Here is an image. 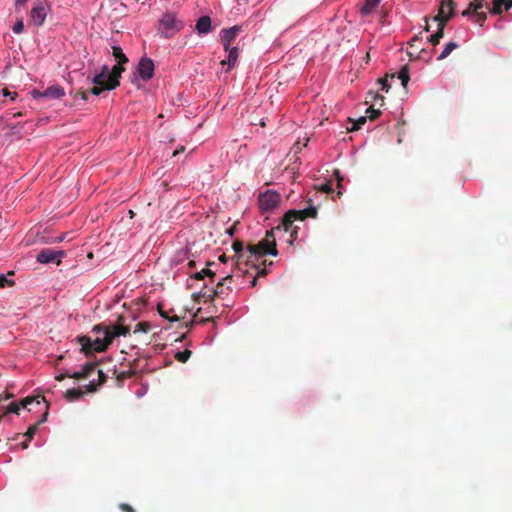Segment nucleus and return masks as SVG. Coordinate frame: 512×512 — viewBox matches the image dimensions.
Listing matches in <instances>:
<instances>
[{"label": "nucleus", "instance_id": "19", "mask_svg": "<svg viewBox=\"0 0 512 512\" xmlns=\"http://www.w3.org/2000/svg\"><path fill=\"white\" fill-rule=\"evenodd\" d=\"M380 2L381 0H365V3L360 10L361 15H370L378 7Z\"/></svg>", "mask_w": 512, "mask_h": 512}, {"label": "nucleus", "instance_id": "44", "mask_svg": "<svg viewBox=\"0 0 512 512\" xmlns=\"http://www.w3.org/2000/svg\"><path fill=\"white\" fill-rule=\"evenodd\" d=\"M119 508H120V510H121V511H123V512H135L134 508H133V507H131V506H130L129 504H127V503H121V504L119 505Z\"/></svg>", "mask_w": 512, "mask_h": 512}, {"label": "nucleus", "instance_id": "11", "mask_svg": "<svg viewBox=\"0 0 512 512\" xmlns=\"http://www.w3.org/2000/svg\"><path fill=\"white\" fill-rule=\"evenodd\" d=\"M31 95L34 99H61L65 95L64 88L60 85H52L45 91L33 90Z\"/></svg>", "mask_w": 512, "mask_h": 512}, {"label": "nucleus", "instance_id": "48", "mask_svg": "<svg viewBox=\"0 0 512 512\" xmlns=\"http://www.w3.org/2000/svg\"><path fill=\"white\" fill-rule=\"evenodd\" d=\"M88 93H89V91L81 90L76 93L75 97L79 96L82 100L86 101L88 99Z\"/></svg>", "mask_w": 512, "mask_h": 512}, {"label": "nucleus", "instance_id": "31", "mask_svg": "<svg viewBox=\"0 0 512 512\" xmlns=\"http://www.w3.org/2000/svg\"><path fill=\"white\" fill-rule=\"evenodd\" d=\"M469 5L473 8V13H477V10L481 9L484 5L489 9V4L484 3V0H474Z\"/></svg>", "mask_w": 512, "mask_h": 512}, {"label": "nucleus", "instance_id": "27", "mask_svg": "<svg viewBox=\"0 0 512 512\" xmlns=\"http://www.w3.org/2000/svg\"><path fill=\"white\" fill-rule=\"evenodd\" d=\"M398 78L401 80V84L403 87H406L409 80H410V76H409V68L407 65L403 66L400 71H399V74H398Z\"/></svg>", "mask_w": 512, "mask_h": 512}, {"label": "nucleus", "instance_id": "34", "mask_svg": "<svg viewBox=\"0 0 512 512\" xmlns=\"http://www.w3.org/2000/svg\"><path fill=\"white\" fill-rule=\"evenodd\" d=\"M134 374L133 371L129 370V371H122V372H119L117 375H116V378L118 381H123L127 378H130L132 375Z\"/></svg>", "mask_w": 512, "mask_h": 512}, {"label": "nucleus", "instance_id": "25", "mask_svg": "<svg viewBox=\"0 0 512 512\" xmlns=\"http://www.w3.org/2000/svg\"><path fill=\"white\" fill-rule=\"evenodd\" d=\"M458 48V44L456 42H449L445 45L443 51L438 56L437 60H443L448 57L453 50Z\"/></svg>", "mask_w": 512, "mask_h": 512}, {"label": "nucleus", "instance_id": "3", "mask_svg": "<svg viewBox=\"0 0 512 512\" xmlns=\"http://www.w3.org/2000/svg\"><path fill=\"white\" fill-rule=\"evenodd\" d=\"M184 28V22L173 12H167L158 21V32L164 38H171Z\"/></svg>", "mask_w": 512, "mask_h": 512}, {"label": "nucleus", "instance_id": "12", "mask_svg": "<svg viewBox=\"0 0 512 512\" xmlns=\"http://www.w3.org/2000/svg\"><path fill=\"white\" fill-rule=\"evenodd\" d=\"M138 74L143 81H148L154 74V63L150 58L143 57L138 64Z\"/></svg>", "mask_w": 512, "mask_h": 512}, {"label": "nucleus", "instance_id": "37", "mask_svg": "<svg viewBox=\"0 0 512 512\" xmlns=\"http://www.w3.org/2000/svg\"><path fill=\"white\" fill-rule=\"evenodd\" d=\"M267 273H268V271H267V269H266V268H262V269H260V270L258 271V273H257V276H255V277L253 278V280L251 281L250 286H251V287L256 286L257 278H259V277H264V276H266V275H267Z\"/></svg>", "mask_w": 512, "mask_h": 512}, {"label": "nucleus", "instance_id": "39", "mask_svg": "<svg viewBox=\"0 0 512 512\" xmlns=\"http://www.w3.org/2000/svg\"><path fill=\"white\" fill-rule=\"evenodd\" d=\"M14 282L7 279L4 274H0V288L13 285Z\"/></svg>", "mask_w": 512, "mask_h": 512}, {"label": "nucleus", "instance_id": "18", "mask_svg": "<svg viewBox=\"0 0 512 512\" xmlns=\"http://www.w3.org/2000/svg\"><path fill=\"white\" fill-rule=\"evenodd\" d=\"M437 23H438L437 31L428 38V41L433 46H436L437 44H439L440 40L444 36V30H445V27H446V25L443 22L442 23L437 22Z\"/></svg>", "mask_w": 512, "mask_h": 512}, {"label": "nucleus", "instance_id": "40", "mask_svg": "<svg viewBox=\"0 0 512 512\" xmlns=\"http://www.w3.org/2000/svg\"><path fill=\"white\" fill-rule=\"evenodd\" d=\"M202 273L204 274V278L205 277H208L210 282H214V279H215V272H213L212 270L206 268V269H202Z\"/></svg>", "mask_w": 512, "mask_h": 512}, {"label": "nucleus", "instance_id": "1", "mask_svg": "<svg viewBox=\"0 0 512 512\" xmlns=\"http://www.w3.org/2000/svg\"><path fill=\"white\" fill-rule=\"evenodd\" d=\"M247 251L249 253V256L247 257V264H252L256 268H259V266L256 265L255 262L260 258L266 255L277 256L278 251L274 229L267 231L265 238L262 239L259 243L248 245Z\"/></svg>", "mask_w": 512, "mask_h": 512}, {"label": "nucleus", "instance_id": "54", "mask_svg": "<svg viewBox=\"0 0 512 512\" xmlns=\"http://www.w3.org/2000/svg\"><path fill=\"white\" fill-rule=\"evenodd\" d=\"M374 99H375V100H380V101H381V105H382V104H383V102H384V97H383L382 95L378 94V93H375V94H374Z\"/></svg>", "mask_w": 512, "mask_h": 512}, {"label": "nucleus", "instance_id": "13", "mask_svg": "<svg viewBox=\"0 0 512 512\" xmlns=\"http://www.w3.org/2000/svg\"><path fill=\"white\" fill-rule=\"evenodd\" d=\"M122 65L123 64L117 63L112 68V71L109 72L108 85L106 86V88H108V90H113L119 86V84H120L119 79L121 77L122 72L125 70Z\"/></svg>", "mask_w": 512, "mask_h": 512}, {"label": "nucleus", "instance_id": "24", "mask_svg": "<svg viewBox=\"0 0 512 512\" xmlns=\"http://www.w3.org/2000/svg\"><path fill=\"white\" fill-rule=\"evenodd\" d=\"M112 53H113V56L115 57V59L117 60V63L119 64H125L128 62V58L126 57V55L123 53L121 47L119 46H113L112 47Z\"/></svg>", "mask_w": 512, "mask_h": 512}, {"label": "nucleus", "instance_id": "50", "mask_svg": "<svg viewBox=\"0 0 512 512\" xmlns=\"http://www.w3.org/2000/svg\"><path fill=\"white\" fill-rule=\"evenodd\" d=\"M159 313L162 317L169 319L170 321H178L179 318L177 316L169 317L166 312H163L161 309H159Z\"/></svg>", "mask_w": 512, "mask_h": 512}, {"label": "nucleus", "instance_id": "15", "mask_svg": "<svg viewBox=\"0 0 512 512\" xmlns=\"http://www.w3.org/2000/svg\"><path fill=\"white\" fill-rule=\"evenodd\" d=\"M95 371L96 363H86L81 371L68 375V377L76 380L85 379L89 378L93 373H95Z\"/></svg>", "mask_w": 512, "mask_h": 512}, {"label": "nucleus", "instance_id": "63", "mask_svg": "<svg viewBox=\"0 0 512 512\" xmlns=\"http://www.w3.org/2000/svg\"><path fill=\"white\" fill-rule=\"evenodd\" d=\"M219 260H220L221 262H226V256H225L224 254H223V255H221V256L219 257Z\"/></svg>", "mask_w": 512, "mask_h": 512}, {"label": "nucleus", "instance_id": "23", "mask_svg": "<svg viewBox=\"0 0 512 512\" xmlns=\"http://www.w3.org/2000/svg\"><path fill=\"white\" fill-rule=\"evenodd\" d=\"M83 396V391L80 389H69L65 392V398L68 402H73Z\"/></svg>", "mask_w": 512, "mask_h": 512}, {"label": "nucleus", "instance_id": "33", "mask_svg": "<svg viewBox=\"0 0 512 512\" xmlns=\"http://www.w3.org/2000/svg\"><path fill=\"white\" fill-rule=\"evenodd\" d=\"M234 251L236 254H238V258H242L243 257V254H242V251H243V243L241 241H235L232 245Z\"/></svg>", "mask_w": 512, "mask_h": 512}, {"label": "nucleus", "instance_id": "52", "mask_svg": "<svg viewBox=\"0 0 512 512\" xmlns=\"http://www.w3.org/2000/svg\"><path fill=\"white\" fill-rule=\"evenodd\" d=\"M13 397V394H10V393H5L4 395H0V403L3 401V400H7L9 398H12Z\"/></svg>", "mask_w": 512, "mask_h": 512}, {"label": "nucleus", "instance_id": "14", "mask_svg": "<svg viewBox=\"0 0 512 512\" xmlns=\"http://www.w3.org/2000/svg\"><path fill=\"white\" fill-rule=\"evenodd\" d=\"M241 31V27L233 26L228 29H223L221 31V40L224 45V49L228 50L231 42L236 38L238 33Z\"/></svg>", "mask_w": 512, "mask_h": 512}, {"label": "nucleus", "instance_id": "4", "mask_svg": "<svg viewBox=\"0 0 512 512\" xmlns=\"http://www.w3.org/2000/svg\"><path fill=\"white\" fill-rule=\"evenodd\" d=\"M317 209L314 206H310L302 210H289L285 213L281 225L276 227V230L283 228L285 232L290 231L295 221H304L306 218H316Z\"/></svg>", "mask_w": 512, "mask_h": 512}, {"label": "nucleus", "instance_id": "32", "mask_svg": "<svg viewBox=\"0 0 512 512\" xmlns=\"http://www.w3.org/2000/svg\"><path fill=\"white\" fill-rule=\"evenodd\" d=\"M366 113L368 114V117L372 121L377 119L381 115V111L379 109H374L373 106L368 107Z\"/></svg>", "mask_w": 512, "mask_h": 512}, {"label": "nucleus", "instance_id": "26", "mask_svg": "<svg viewBox=\"0 0 512 512\" xmlns=\"http://www.w3.org/2000/svg\"><path fill=\"white\" fill-rule=\"evenodd\" d=\"M353 125L350 128H347L348 132L357 131L361 128L362 125H364L367 121L366 116H361L357 120H353L351 118L348 119Z\"/></svg>", "mask_w": 512, "mask_h": 512}, {"label": "nucleus", "instance_id": "53", "mask_svg": "<svg viewBox=\"0 0 512 512\" xmlns=\"http://www.w3.org/2000/svg\"><path fill=\"white\" fill-rule=\"evenodd\" d=\"M420 39V37L418 35L414 36L410 41H409V45L411 47H414L415 46V43H417V41Z\"/></svg>", "mask_w": 512, "mask_h": 512}, {"label": "nucleus", "instance_id": "60", "mask_svg": "<svg viewBox=\"0 0 512 512\" xmlns=\"http://www.w3.org/2000/svg\"><path fill=\"white\" fill-rule=\"evenodd\" d=\"M425 22H426V25H425V31H429L430 30V27H429V24H428V18L425 17Z\"/></svg>", "mask_w": 512, "mask_h": 512}, {"label": "nucleus", "instance_id": "36", "mask_svg": "<svg viewBox=\"0 0 512 512\" xmlns=\"http://www.w3.org/2000/svg\"><path fill=\"white\" fill-rule=\"evenodd\" d=\"M24 31V22L22 19L18 20L13 26V32L20 34Z\"/></svg>", "mask_w": 512, "mask_h": 512}, {"label": "nucleus", "instance_id": "35", "mask_svg": "<svg viewBox=\"0 0 512 512\" xmlns=\"http://www.w3.org/2000/svg\"><path fill=\"white\" fill-rule=\"evenodd\" d=\"M104 90H108V88H106V86L95 85L89 90V93L99 96Z\"/></svg>", "mask_w": 512, "mask_h": 512}, {"label": "nucleus", "instance_id": "51", "mask_svg": "<svg viewBox=\"0 0 512 512\" xmlns=\"http://www.w3.org/2000/svg\"><path fill=\"white\" fill-rule=\"evenodd\" d=\"M462 15L465 16V17L473 15V8L470 5H468L467 9H465L462 12Z\"/></svg>", "mask_w": 512, "mask_h": 512}, {"label": "nucleus", "instance_id": "49", "mask_svg": "<svg viewBox=\"0 0 512 512\" xmlns=\"http://www.w3.org/2000/svg\"><path fill=\"white\" fill-rule=\"evenodd\" d=\"M191 279H194V280H203L204 279V274L202 273V270L201 271H198V272H195L194 274L191 275Z\"/></svg>", "mask_w": 512, "mask_h": 512}, {"label": "nucleus", "instance_id": "21", "mask_svg": "<svg viewBox=\"0 0 512 512\" xmlns=\"http://www.w3.org/2000/svg\"><path fill=\"white\" fill-rule=\"evenodd\" d=\"M129 331V327L119 324L113 326V330L109 329V334L111 336V339L113 340L115 337L126 336L129 333Z\"/></svg>", "mask_w": 512, "mask_h": 512}, {"label": "nucleus", "instance_id": "43", "mask_svg": "<svg viewBox=\"0 0 512 512\" xmlns=\"http://www.w3.org/2000/svg\"><path fill=\"white\" fill-rule=\"evenodd\" d=\"M95 372H97L98 377H99V379H98V383H99L100 385L104 384V383L106 382V380H107V376L105 375V373H104L102 370H99V369H97V368H96V371H95Z\"/></svg>", "mask_w": 512, "mask_h": 512}, {"label": "nucleus", "instance_id": "38", "mask_svg": "<svg viewBox=\"0 0 512 512\" xmlns=\"http://www.w3.org/2000/svg\"><path fill=\"white\" fill-rule=\"evenodd\" d=\"M473 16H475L476 22H478L480 25H482L487 19L486 13L479 12V10H477V13H473Z\"/></svg>", "mask_w": 512, "mask_h": 512}, {"label": "nucleus", "instance_id": "46", "mask_svg": "<svg viewBox=\"0 0 512 512\" xmlns=\"http://www.w3.org/2000/svg\"><path fill=\"white\" fill-rule=\"evenodd\" d=\"M319 189L322 191V192H325V193H330L332 192V187H331V184L329 182L327 183H324L322 184Z\"/></svg>", "mask_w": 512, "mask_h": 512}, {"label": "nucleus", "instance_id": "7", "mask_svg": "<svg viewBox=\"0 0 512 512\" xmlns=\"http://www.w3.org/2000/svg\"><path fill=\"white\" fill-rule=\"evenodd\" d=\"M280 199V194L267 190L259 195V208L262 212H270L278 206Z\"/></svg>", "mask_w": 512, "mask_h": 512}, {"label": "nucleus", "instance_id": "22", "mask_svg": "<svg viewBox=\"0 0 512 512\" xmlns=\"http://www.w3.org/2000/svg\"><path fill=\"white\" fill-rule=\"evenodd\" d=\"M38 430L37 424L31 425L28 430L23 434L26 440L22 443V449L28 448V443L33 439L34 435Z\"/></svg>", "mask_w": 512, "mask_h": 512}, {"label": "nucleus", "instance_id": "64", "mask_svg": "<svg viewBox=\"0 0 512 512\" xmlns=\"http://www.w3.org/2000/svg\"><path fill=\"white\" fill-rule=\"evenodd\" d=\"M297 233V230L295 229L292 233H291V236H294V234Z\"/></svg>", "mask_w": 512, "mask_h": 512}, {"label": "nucleus", "instance_id": "58", "mask_svg": "<svg viewBox=\"0 0 512 512\" xmlns=\"http://www.w3.org/2000/svg\"><path fill=\"white\" fill-rule=\"evenodd\" d=\"M28 0H16V5H24Z\"/></svg>", "mask_w": 512, "mask_h": 512}, {"label": "nucleus", "instance_id": "16", "mask_svg": "<svg viewBox=\"0 0 512 512\" xmlns=\"http://www.w3.org/2000/svg\"><path fill=\"white\" fill-rule=\"evenodd\" d=\"M196 30L199 34H207L212 30L211 18L207 15L200 17L196 23Z\"/></svg>", "mask_w": 512, "mask_h": 512}, {"label": "nucleus", "instance_id": "17", "mask_svg": "<svg viewBox=\"0 0 512 512\" xmlns=\"http://www.w3.org/2000/svg\"><path fill=\"white\" fill-rule=\"evenodd\" d=\"M108 76H109V69L107 66H104L101 73L95 75L92 78V83L94 85L107 86L108 85Z\"/></svg>", "mask_w": 512, "mask_h": 512}, {"label": "nucleus", "instance_id": "30", "mask_svg": "<svg viewBox=\"0 0 512 512\" xmlns=\"http://www.w3.org/2000/svg\"><path fill=\"white\" fill-rule=\"evenodd\" d=\"M151 330V325L149 322L143 321L136 324L134 333L142 332L147 333Z\"/></svg>", "mask_w": 512, "mask_h": 512}, {"label": "nucleus", "instance_id": "62", "mask_svg": "<svg viewBox=\"0 0 512 512\" xmlns=\"http://www.w3.org/2000/svg\"><path fill=\"white\" fill-rule=\"evenodd\" d=\"M194 266H195V261H193V260L189 261L188 267L193 268Z\"/></svg>", "mask_w": 512, "mask_h": 512}, {"label": "nucleus", "instance_id": "47", "mask_svg": "<svg viewBox=\"0 0 512 512\" xmlns=\"http://www.w3.org/2000/svg\"><path fill=\"white\" fill-rule=\"evenodd\" d=\"M2 96L5 98V97H10L11 99H14L16 97V93L15 92H10L9 90L7 89H4L2 90L1 92Z\"/></svg>", "mask_w": 512, "mask_h": 512}, {"label": "nucleus", "instance_id": "45", "mask_svg": "<svg viewBox=\"0 0 512 512\" xmlns=\"http://www.w3.org/2000/svg\"><path fill=\"white\" fill-rule=\"evenodd\" d=\"M47 417H48V405L46 404L45 412L43 413L41 418L35 424H37V426H39L40 424L44 423L47 420Z\"/></svg>", "mask_w": 512, "mask_h": 512}, {"label": "nucleus", "instance_id": "59", "mask_svg": "<svg viewBox=\"0 0 512 512\" xmlns=\"http://www.w3.org/2000/svg\"><path fill=\"white\" fill-rule=\"evenodd\" d=\"M505 5H506V10L510 9L512 7V0L506 2Z\"/></svg>", "mask_w": 512, "mask_h": 512}, {"label": "nucleus", "instance_id": "41", "mask_svg": "<svg viewBox=\"0 0 512 512\" xmlns=\"http://www.w3.org/2000/svg\"><path fill=\"white\" fill-rule=\"evenodd\" d=\"M378 82L382 85V90H384L385 92H388L389 89L391 88V85L388 83L387 77L379 79Z\"/></svg>", "mask_w": 512, "mask_h": 512}, {"label": "nucleus", "instance_id": "6", "mask_svg": "<svg viewBox=\"0 0 512 512\" xmlns=\"http://www.w3.org/2000/svg\"><path fill=\"white\" fill-rule=\"evenodd\" d=\"M49 11L47 0H35L30 11L29 24L40 27L45 22Z\"/></svg>", "mask_w": 512, "mask_h": 512}, {"label": "nucleus", "instance_id": "10", "mask_svg": "<svg viewBox=\"0 0 512 512\" xmlns=\"http://www.w3.org/2000/svg\"><path fill=\"white\" fill-rule=\"evenodd\" d=\"M455 2L453 0H442L439 6L438 14L434 16L433 20L436 22H447L454 16Z\"/></svg>", "mask_w": 512, "mask_h": 512}, {"label": "nucleus", "instance_id": "2", "mask_svg": "<svg viewBox=\"0 0 512 512\" xmlns=\"http://www.w3.org/2000/svg\"><path fill=\"white\" fill-rule=\"evenodd\" d=\"M93 331L98 335L94 340L88 336L78 337V342L82 346L81 350L85 353H90L92 351L104 352L112 343L109 328L102 324H98L94 326Z\"/></svg>", "mask_w": 512, "mask_h": 512}, {"label": "nucleus", "instance_id": "55", "mask_svg": "<svg viewBox=\"0 0 512 512\" xmlns=\"http://www.w3.org/2000/svg\"><path fill=\"white\" fill-rule=\"evenodd\" d=\"M65 238H66V234H62L61 236L54 238V239H53V242H61V241H63Z\"/></svg>", "mask_w": 512, "mask_h": 512}, {"label": "nucleus", "instance_id": "8", "mask_svg": "<svg viewBox=\"0 0 512 512\" xmlns=\"http://www.w3.org/2000/svg\"><path fill=\"white\" fill-rule=\"evenodd\" d=\"M42 402H46L45 401V398L43 396H28V397H25L24 399H22L20 402H11L8 407H7V410H6V414L7 413H15V414H18L19 413V410L21 408L23 409H28V411H31L32 409L30 408L31 405L33 404H36V405H40Z\"/></svg>", "mask_w": 512, "mask_h": 512}, {"label": "nucleus", "instance_id": "57", "mask_svg": "<svg viewBox=\"0 0 512 512\" xmlns=\"http://www.w3.org/2000/svg\"><path fill=\"white\" fill-rule=\"evenodd\" d=\"M66 376H67V375H65V374H60V375H58V376L56 377V380H58V381H62Z\"/></svg>", "mask_w": 512, "mask_h": 512}, {"label": "nucleus", "instance_id": "61", "mask_svg": "<svg viewBox=\"0 0 512 512\" xmlns=\"http://www.w3.org/2000/svg\"><path fill=\"white\" fill-rule=\"evenodd\" d=\"M335 174H336V177H337V180H338V186L341 187V185H340L341 178L339 176V172L336 171Z\"/></svg>", "mask_w": 512, "mask_h": 512}, {"label": "nucleus", "instance_id": "56", "mask_svg": "<svg viewBox=\"0 0 512 512\" xmlns=\"http://www.w3.org/2000/svg\"><path fill=\"white\" fill-rule=\"evenodd\" d=\"M185 151V148L184 147H181L180 149H176L174 152H173V156H176L177 154H179L180 152H184Z\"/></svg>", "mask_w": 512, "mask_h": 512}, {"label": "nucleus", "instance_id": "29", "mask_svg": "<svg viewBox=\"0 0 512 512\" xmlns=\"http://www.w3.org/2000/svg\"><path fill=\"white\" fill-rule=\"evenodd\" d=\"M192 352L188 349H185L183 351H178L175 354V359L179 362L185 363L191 356Z\"/></svg>", "mask_w": 512, "mask_h": 512}, {"label": "nucleus", "instance_id": "9", "mask_svg": "<svg viewBox=\"0 0 512 512\" xmlns=\"http://www.w3.org/2000/svg\"><path fill=\"white\" fill-rule=\"evenodd\" d=\"M65 256V252L63 250H53L50 248L42 249L36 255V260L42 264L48 263H56L60 265L61 259Z\"/></svg>", "mask_w": 512, "mask_h": 512}, {"label": "nucleus", "instance_id": "20", "mask_svg": "<svg viewBox=\"0 0 512 512\" xmlns=\"http://www.w3.org/2000/svg\"><path fill=\"white\" fill-rule=\"evenodd\" d=\"M228 50H229L228 58L226 60L221 61L222 65L228 64L227 71H229L232 67H234V65L236 64V61L238 59V48L237 47H233Z\"/></svg>", "mask_w": 512, "mask_h": 512}, {"label": "nucleus", "instance_id": "42", "mask_svg": "<svg viewBox=\"0 0 512 512\" xmlns=\"http://www.w3.org/2000/svg\"><path fill=\"white\" fill-rule=\"evenodd\" d=\"M100 386V384L95 381H91L87 386H86V391L87 392H95L97 390V388Z\"/></svg>", "mask_w": 512, "mask_h": 512}, {"label": "nucleus", "instance_id": "28", "mask_svg": "<svg viewBox=\"0 0 512 512\" xmlns=\"http://www.w3.org/2000/svg\"><path fill=\"white\" fill-rule=\"evenodd\" d=\"M506 0H493V7L490 10L492 14L499 15L502 13V7L505 5Z\"/></svg>", "mask_w": 512, "mask_h": 512}, {"label": "nucleus", "instance_id": "5", "mask_svg": "<svg viewBox=\"0 0 512 512\" xmlns=\"http://www.w3.org/2000/svg\"><path fill=\"white\" fill-rule=\"evenodd\" d=\"M232 280V276L228 275L219 281L214 289H209L207 286H204L198 293H194L193 297L195 300L199 298H204L205 301H213L217 297H221L223 294H226V290L230 288L225 286L226 282H230Z\"/></svg>", "mask_w": 512, "mask_h": 512}]
</instances>
